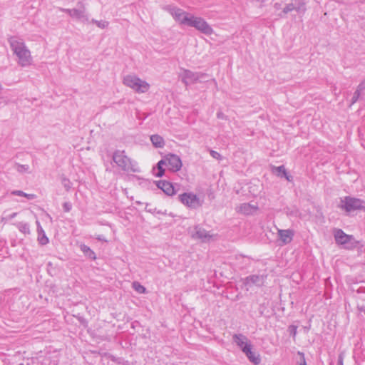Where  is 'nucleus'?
<instances>
[{"mask_svg": "<svg viewBox=\"0 0 365 365\" xmlns=\"http://www.w3.org/2000/svg\"><path fill=\"white\" fill-rule=\"evenodd\" d=\"M24 197H26L27 199L29 200H33L35 198V195L34 194H28V193H24Z\"/></svg>", "mask_w": 365, "mask_h": 365, "instance_id": "obj_38", "label": "nucleus"}, {"mask_svg": "<svg viewBox=\"0 0 365 365\" xmlns=\"http://www.w3.org/2000/svg\"><path fill=\"white\" fill-rule=\"evenodd\" d=\"M210 155L215 159L220 160L221 158V155L217 151L210 150Z\"/></svg>", "mask_w": 365, "mask_h": 365, "instance_id": "obj_34", "label": "nucleus"}, {"mask_svg": "<svg viewBox=\"0 0 365 365\" xmlns=\"http://www.w3.org/2000/svg\"><path fill=\"white\" fill-rule=\"evenodd\" d=\"M133 288L137 292L140 293V294L145 293L146 291V289L138 282H134L133 283Z\"/></svg>", "mask_w": 365, "mask_h": 365, "instance_id": "obj_28", "label": "nucleus"}, {"mask_svg": "<svg viewBox=\"0 0 365 365\" xmlns=\"http://www.w3.org/2000/svg\"><path fill=\"white\" fill-rule=\"evenodd\" d=\"M16 227L19 229V230L24 235L30 233L29 225L26 222H20L16 224Z\"/></svg>", "mask_w": 365, "mask_h": 365, "instance_id": "obj_21", "label": "nucleus"}, {"mask_svg": "<svg viewBox=\"0 0 365 365\" xmlns=\"http://www.w3.org/2000/svg\"><path fill=\"white\" fill-rule=\"evenodd\" d=\"M15 170L19 173H30V167L29 165H21L16 163L14 166Z\"/></svg>", "mask_w": 365, "mask_h": 365, "instance_id": "obj_22", "label": "nucleus"}, {"mask_svg": "<svg viewBox=\"0 0 365 365\" xmlns=\"http://www.w3.org/2000/svg\"><path fill=\"white\" fill-rule=\"evenodd\" d=\"M2 89H3V87H2L1 83H0V93L1 92Z\"/></svg>", "mask_w": 365, "mask_h": 365, "instance_id": "obj_42", "label": "nucleus"}, {"mask_svg": "<svg viewBox=\"0 0 365 365\" xmlns=\"http://www.w3.org/2000/svg\"><path fill=\"white\" fill-rule=\"evenodd\" d=\"M334 238L337 244L341 245L346 248H351L355 245L354 237L346 235L340 229L334 231Z\"/></svg>", "mask_w": 365, "mask_h": 365, "instance_id": "obj_9", "label": "nucleus"}, {"mask_svg": "<svg viewBox=\"0 0 365 365\" xmlns=\"http://www.w3.org/2000/svg\"><path fill=\"white\" fill-rule=\"evenodd\" d=\"M24 193L25 192L21 190H14L11 192V194L14 195L23 196V197H24Z\"/></svg>", "mask_w": 365, "mask_h": 365, "instance_id": "obj_36", "label": "nucleus"}, {"mask_svg": "<svg viewBox=\"0 0 365 365\" xmlns=\"http://www.w3.org/2000/svg\"><path fill=\"white\" fill-rule=\"evenodd\" d=\"M264 282V277L263 275H251L244 279V284L248 290L252 285L258 287L262 286Z\"/></svg>", "mask_w": 365, "mask_h": 365, "instance_id": "obj_13", "label": "nucleus"}, {"mask_svg": "<svg viewBox=\"0 0 365 365\" xmlns=\"http://www.w3.org/2000/svg\"><path fill=\"white\" fill-rule=\"evenodd\" d=\"M16 215H17L16 212H13L12 214L7 215H5V212H4V215L1 217V222H4V223H6V222H8V221L12 220L13 218H14Z\"/></svg>", "mask_w": 365, "mask_h": 365, "instance_id": "obj_29", "label": "nucleus"}, {"mask_svg": "<svg viewBox=\"0 0 365 365\" xmlns=\"http://www.w3.org/2000/svg\"><path fill=\"white\" fill-rule=\"evenodd\" d=\"M299 354L302 355V356L304 357V355H303V354H302V353L299 352Z\"/></svg>", "mask_w": 365, "mask_h": 365, "instance_id": "obj_43", "label": "nucleus"}, {"mask_svg": "<svg viewBox=\"0 0 365 365\" xmlns=\"http://www.w3.org/2000/svg\"><path fill=\"white\" fill-rule=\"evenodd\" d=\"M157 186L159 189L162 190L163 192L168 196H172L175 194L176 191L173 187V185L165 180H160L157 182Z\"/></svg>", "mask_w": 365, "mask_h": 365, "instance_id": "obj_15", "label": "nucleus"}, {"mask_svg": "<svg viewBox=\"0 0 365 365\" xmlns=\"http://www.w3.org/2000/svg\"><path fill=\"white\" fill-rule=\"evenodd\" d=\"M9 43L13 53L17 58V63L21 67H27L32 64L33 57L29 48L23 39L12 36Z\"/></svg>", "mask_w": 365, "mask_h": 365, "instance_id": "obj_1", "label": "nucleus"}, {"mask_svg": "<svg viewBox=\"0 0 365 365\" xmlns=\"http://www.w3.org/2000/svg\"><path fill=\"white\" fill-rule=\"evenodd\" d=\"M338 364L343 365V358H342L341 355H340L339 356Z\"/></svg>", "mask_w": 365, "mask_h": 365, "instance_id": "obj_39", "label": "nucleus"}, {"mask_svg": "<svg viewBox=\"0 0 365 365\" xmlns=\"http://www.w3.org/2000/svg\"><path fill=\"white\" fill-rule=\"evenodd\" d=\"M150 140L155 148H163L165 145L163 138L159 135H151Z\"/></svg>", "mask_w": 365, "mask_h": 365, "instance_id": "obj_18", "label": "nucleus"}, {"mask_svg": "<svg viewBox=\"0 0 365 365\" xmlns=\"http://www.w3.org/2000/svg\"><path fill=\"white\" fill-rule=\"evenodd\" d=\"M252 344L251 342L247 345L241 349L242 351L247 356V354H250L252 351Z\"/></svg>", "mask_w": 365, "mask_h": 365, "instance_id": "obj_31", "label": "nucleus"}, {"mask_svg": "<svg viewBox=\"0 0 365 365\" xmlns=\"http://www.w3.org/2000/svg\"><path fill=\"white\" fill-rule=\"evenodd\" d=\"M81 250L89 258L91 259H95L96 258V255H95V253L93 252V251H92L89 247H88L87 245H81Z\"/></svg>", "mask_w": 365, "mask_h": 365, "instance_id": "obj_23", "label": "nucleus"}, {"mask_svg": "<svg viewBox=\"0 0 365 365\" xmlns=\"http://www.w3.org/2000/svg\"><path fill=\"white\" fill-rule=\"evenodd\" d=\"M164 158L166 160V165L168 167L170 170L177 172L181 169L182 163L178 155L175 154H168Z\"/></svg>", "mask_w": 365, "mask_h": 365, "instance_id": "obj_12", "label": "nucleus"}, {"mask_svg": "<svg viewBox=\"0 0 365 365\" xmlns=\"http://www.w3.org/2000/svg\"><path fill=\"white\" fill-rule=\"evenodd\" d=\"M38 241L42 245H45L48 243V238L46 237L43 230V232H38Z\"/></svg>", "mask_w": 365, "mask_h": 365, "instance_id": "obj_25", "label": "nucleus"}, {"mask_svg": "<svg viewBox=\"0 0 365 365\" xmlns=\"http://www.w3.org/2000/svg\"><path fill=\"white\" fill-rule=\"evenodd\" d=\"M302 365H307V364H306V363H305V361H304V364H302Z\"/></svg>", "mask_w": 365, "mask_h": 365, "instance_id": "obj_44", "label": "nucleus"}, {"mask_svg": "<svg viewBox=\"0 0 365 365\" xmlns=\"http://www.w3.org/2000/svg\"><path fill=\"white\" fill-rule=\"evenodd\" d=\"M234 342L240 348L247 346L250 341L248 338L242 334H235L232 336Z\"/></svg>", "mask_w": 365, "mask_h": 365, "instance_id": "obj_17", "label": "nucleus"}, {"mask_svg": "<svg viewBox=\"0 0 365 365\" xmlns=\"http://www.w3.org/2000/svg\"><path fill=\"white\" fill-rule=\"evenodd\" d=\"M113 160L123 171L139 172L137 164L129 158L123 150L115 151L113 154Z\"/></svg>", "mask_w": 365, "mask_h": 365, "instance_id": "obj_3", "label": "nucleus"}, {"mask_svg": "<svg viewBox=\"0 0 365 365\" xmlns=\"http://www.w3.org/2000/svg\"><path fill=\"white\" fill-rule=\"evenodd\" d=\"M295 9V6L291 3V4H288L287 5H286V6L283 9L282 11V14H279V17H282L283 14H287V13L290 12V11H292Z\"/></svg>", "mask_w": 365, "mask_h": 365, "instance_id": "obj_27", "label": "nucleus"}, {"mask_svg": "<svg viewBox=\"0 0 365 365\" xmlns=\"http://www.w3.org/2000/svg\"><path fill=\"white\" fill-rule=\"evenodd\" d=\"M294 10L300 14H304L306 11V8L304 4H299L298 6H295Z\"/></svg>", "mask_w": 365, "mask_h": 365, "instance_id": "obj_32", "label": "nucleus"}, {"mask_svg": "<svg viewBox=\"0 0 365 365\" xmlns=\"http://www.w3.org/2000/svg\"><path fill=\"white\" fill-rule=\"evenodd\" d=\"M280 6H281V5H280L279 4L276 3V4H274V9H275L276 10H279V9H280Z\"/></svg>", "mask_w": 365, "mask_h": 365, "instance_id": "obj_41", "label": "nucleus"}, {"mask_svg": "<svg viewBox=\"0 0 365 365\" xmlns=\"http://www.w3.org/2000/svg\"><path fill=\"white\" fill-rule=\"evenodd\" d=\"M276 170L278 172V175L280 176H285L286 175V171L284 168V166H279L275 168Z\"/></svg>", "mask_w": 365, "mask_h": 365, "instance_id": "obj_33", "label": "nucleus"}, {"mask_svg": "<svg viewBox=\"0 0 365 365\" xmlns=\"http://www.w3.org/2000/svg\"><path fill=\"white\" fill-rule=\"evenodd\" d=\"M91 22L95 24L98 27L101 29H105L108 27L109 24L108 21L104 20L98 21L96 19H92Z\"/></svg>", "mask_w": 365, "mask_h": 365, "instance_id": "obj_26", "label": "nucleus"}, {"mask_svg": "<svg viewBox=\"0 0 365 365\" xmlns=\"http://www.w3.org/2000/svg\"><path fill=\"white\" fill-rule=\"evenodd\" d=\"M61 183L66 190H69L71 188L72 183L68 178H63Z\"/></svg>", "mask_w": 365, "mask_h": 365, "instance_id": "obj_30", "label": "nucleus"}, {"mask_svg": "<svg viewBox=\"0 0 365 365\" xmlns=\"http://www.w3.org/2000/svg\"><path fill=\"white\" fill-rule=\"evenodd\" d=\"M192 236L193 238L199 239V240H202V242H207L212 237L209 233V232H207V230H205V229H203L202 227H199V226H196L194 228V232H192Z\"/></svg>", "mask_w": 365, "mask_h": 365, "instance_id": "obj_14", "label": "nucleus"}, {"mask_svg": "<svg viewBox=\"0 0 365 365\" xmlns=\"http://www.w3.org/2000/svg\"><path fill=\"white\" fill-rule=\"evenodd\" d=\"M165 9L170 13L178 24L187 26L192 14L173 6H167Z\"/></svg>", "mask_w": 365, "mask_h": 365, "instance_id": "obj_7", "label": "nucleus"}, {"mask_svg": "<svg viewBox=\"0 0 365 365\" xmlns=\"http://www.w3.org/2000/svg\"><path fill=\"white\" fill-rule=\"evenodd\" d=\"M63 206L66 212H69L71 210V204L70 202H64Z\"/></svg>", "mask_w": 365, "mask_h": 365, "instance_id": "obj_35", "label": "nucleus"}, {"mask_svg": "<svg viewBox=\"0 0 365 365\" xmlns=\"http://www.w3.org/2000/svg\"><path fill=\"white\" fill-rule=\"evenodd\" d=\"M365 88V83H361L359 85L357 90L354 93V96L352 97V103H354L359 98L360 96V91L363 90Z\"/></svg>", "mask_w": 365, "mask_h": 365, "instance_id": "obj_24", "label": "nucleus"}, {"mask_svg": "<svg viewBox=\"0 0 365 365\" xmlns=\"http://www.w3.org/2000/svg\"><path fill=\"white\" fill-rule=\"evenodd\" d=\"M36 226H37V232H40V233L43 232V228H42V227H41V224H40L38 220L36 221Z\"/></svg>", "mask_w": 365, "mask_h": 365, "instance_id": "obj_37", "label": "nucleus"}, {"mask_svg": "<svg viewBox=\"0 0 365 365\" xmlns=\"http://www.w3.org/2000/svg\"><path fill=\"white\" fill-rule=\"evenodd\" d=\"M123 83L138 94L145 93L150 88L149 83L133 73L125 75L123 78Z\"/></svg>", "mask_w": 365, "mask_h": 365, "instance_id": "obj_2", "label": "nucleus"}, {"mask_svg": "<svg viewBox=\"0 0 365 365\" xmlns=\"http://www.w3.org/2000/svg\"><path fill=\"white\" fill-rule=\"evenodd\" d=\"M187 26L194 27L205 35H211L213 33V29L204 19L193 14H191Z\"/></svg>", "mask_w": 365, "mask_h": 365, "instance_id": "obj_5", "label": "nucleus"}, {"mask_svg": "<svg viewBox=\"0 0 365 365\" xmlns=\"http://www.w3.org/2000/svg\"><path fill=\"white\" fill-rule=\"evenodd\" d=\"M341 207L346 212L359 210H365V201L359 198L346 197L344 200H341Z\"/></svg>", "mask_w": 365, "mask_h": 365, "instance_id": "obj_8", "label": "nucleus"}, {"mask_svg": "<svg viewBox=\"0 0 365 365\" xmlns=\"http://www.w3.org/2000/svg\"><path fill=\"white\" fill-rule=\"evenodd\" d=\"M166 165V160L165 158L160 160L157 164V172L155 173L156 177H162L164 175L165 170L163 166Z\"/></svg>", "mask_w": 365, "mask_h": 365, "instance_id": "obj_19", "label": "nucleus"}, {"mask_svg": "<svg viewBox=\"0 0 365 365\" xmlns=\"http://www.w3.org/2000/svg\"><path fill=\"white\" fill-rule=\"evenodd\" d=\"M248 359L255 365H258L261 362V359L259 355L252 351H250V354H247L246 356Z\"/></svg>", "mask_w": 365, "mask_h": 365, "instance_id": "obj_20", "label": "nucleus"}, {"mask_svg": "<svg viewBox=\"0 0 365 365\" xmlns=\"http://www.w3.org/2000/svg\"><path fill=\"white\" fill-rule=\"evenodd\" d=\"M79 9H62L61 11L66 12L71 18L81 20L83 22H88L89 19L86 12L85 6L82 4H79Z\"/></svg>", "mask_w": 365, "mask_h": 365, "instance_id": "obj_11", "label": "nucleus"}, {"mask_svg": "<svg viewBox=\"0 0 365 365\" xmlns=\"http://www.w3.org/2000/svg\"><path fill=\"white\" fill-rule=\"evenodd\" d=\"M178 199L182 205L190 209H197L203 203V200L192 192L179 195Z\"/></svg>", "mask_w": 365, "mask_h": 365, "instance_id": "obj_6", "label": "nucleus"}, {"mask_svg": "<svg viewBox=\"0 0 365 365\" xmlns=\"http://www.w3.org/2000/svg\"><path fill=\"white\" fill-rule=\"evenodd\" d=\"M278 237L279 240L282 242L284 245L289 243L294 237V232L292 230H278L277 232Z\"/></svg>", "mask_w": 365, "mask_h": 365, "instance_id": "obj_16", "label": "nucleus"}, {"mask_svg": "<svg viewBox=\"0 0 365 365\" xmlns=\"http://www.w3.org/2000/svg\"><path fill=\"white\" fill-rule=\"evenodd\" d=\"M217 116L218 118H224V115H223V113L222 112H218L217 113Z\"/></svg>", "mask_w": 365, "mask_h": 365, "instance_id": "obj_40", "label": "nucleus"}, {"mask_svg": "<svg viewBox=\"0 0 365 365\" xmlns=\"http://www.w3.org/2000/svg\"><path fill=\"white\" fill-rule=\"evenodd\" d=\"M179 77L185 86H189L198 82L202 83L208 81L207 74L201 72H193L185 68L180 69Z\"/></svg>", "mask_w": 365, "mask_h": 365, "instance_id": "obj_4", "label": "nucleus"}, {"mask_svg": "<svg viewBox=\"0 0 365 365\" xmlns=\"http://www.w3.org/2000/svg\"><path fill=\"white\" fill-rule=\"evenodd\" d=\"M259 210V206L257 202H244L236 206L235 210L237 213L244 215H254Z\"/></svg>", "mask_w": 365, "mask_h": 365, "instance_id": "obj_10", "label": "nucleus"}]
</instances>
